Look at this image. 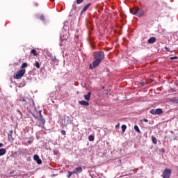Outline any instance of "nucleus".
<instances>
[{
    "instance_id": "f257e3e1",
    "label": "nucleus",
    "mask_w": 178,
    "mask_h": 178,
    "mask_svg": "<svg viewBox=\"0 0 178 178\" xmlns=\"http://www.w3.org/2000/svg\"><path fill=\"white\" fill-rule=\"evenodd\" d=\"M93 58L95 60L89 65V67L91 70L95 69V67L99 66L101 62L105 59V54L104 51H95L93 53Z\"/></svg>"
},
{
    "instance_id": "f03ea898",
    "label": "nucleus",
    "mask_w": 178,
    "mask_h": 178,
    "mask_svg": "<svg viewBox=\"0 0 178 178\" xmlns=\"http://www.w3.org/2000/svg\"><path fill=\"white\" fill-rule=\"evenodd\" d=\"M130 13L135 15V16H138V17H141V16L144 15V9L135 7L130 9Z\"/></svg>"
},
{
    "instance_id": "7ed1b4c3",
    "label": "nucleus",
    "mask_w": 178,
    "mask_h": 178,
    "mask_svg": "<svg viewBox=\"0 0 178 178\" xmlns=\"http://www.w3.org/2000/svg\"><path fill=\"white\" fill-rule=\"evenodd\" d=\"M38 114L40 115V118L38 120V125L39 127H44V124H45V119H44V118H42V114H41V111H40L38 112Z\"/></svg>"
},
{
    "instance_id": "20e7f679",
    "label": "nucleus",
    "mask_w": 178,
    "mask_h": 178,
    "mask_svg": "<svg viewBox=\"0 0 178 178\" xmlns=\"http://www.w3.org/2000/svg\"><path fill=\"white\" fill-rule=\"evenodd\" d=\"M25 74H26V70L25 69L20 70L14 76V79H16V80H20V79H22V77H23V76H24Z\"/></svg>"
},
{
    "instance_id": "39448f33",
    "label": "nucleus",
    "mask_w": 178,
    "mask_h": 178,
    "mask_svg": "<svg viewBox=\"0 0 178 178\" xmlns=\"http://www.w3.org/2000/svg\"><path fill=\"white\" fill-rule=\"evenodd\" d=\"M170 175H172V170L166 168L163 172V178H170Z\"/></svg>"
},
{
    "instance_id": "423d86ee",
    "label": "nucleus",
    "mask_w": 178,
    "mask_h": 178,
    "mask_svg": "<svg viewBox=\"0 0 178 178\" xmlns=\"http://www.w3.org/2000/svg\"><path fill=\"white\" fill-rule=\"evenodd\" d=\"M83 172V168L81 166L76 167L74 170L73 173L74 175H78V173H81Z\"/></svg>"
},
{
    "instance_id": "0eeeda50",
    "label": "nucleus",
    "mask_w": 178,
    "mask_h": 178,
    "mask_svg": "<svg viewBox=\"0 0 178 178\" xmlns=\"http://www.w3.org/2000/svg\"><path fill=\"white\" fill-rule=\"evenodd\" d=\"M8 141H13L15 140V137H13V131L11 130L9 131L8 134Z\"/></svg>"
},
{
    "instance_id": "6e6552de",
    "label": "nucleus",
    "mask_w": 178,
    "mask_h": 178,
    "mask_svg": "<svg viewBox=\"0 0 178 178\" xmlns=\"http://www.w3.org/2000/svg\"><path fill=\"white\" fill-rule=\"evenodd\" d=\"M33 159L37 162L38 165H41V163H42V161L40 159V156L37 154L34 155Z\"/></svg>"
},
{
    "instance_id": "1a4fd4ad",
    "label": "nucleus",
    "mask_w": 178,
    "mask_h": 178,
    "mask_svg": "<svg viewBox=\"0 0 178 178\" xmlns=\"http://www.w3.org/2000/svg\"><path fill=\"white\" fill-rule=\"evenodd\" d=\"M90 6H91V3H88L87 5H86L83 10H81V15H83V13H84V12H86L87 10L88 9V8H90Z\"/></svg>"
},
{
    "instance_id": "9d476101",
    "label": "nucleus",
    "mask_w": 178,
    "mask_h": 178,
    "mask_svg": "<svg viewBox=\"0 0 178 178\" xmlns=\"http://www.w3.org/2000/svg\"><path fill=\"white\" fill-rule=\"evenodd\" d=\"M148 44H154L156 42V38L155 37H152L147 40Z\"/></svg>"
},
{
    "instance_id": "9b49d317",
    "label": "nucleus",
    "mask_w": 178,
    "mask_h": 178,
    "mask_svg": "<svg viewBox=\"0 0 178 178\" xmlns=\"http://www.w3.org/2000/svg\"><path fill=\"white\" fill-rule=\"evenodd\" d=\"M79 105H83V106H88V105H90V103H88V102H86L84 100L79 101Z\"/></svg>"
},
{
    "instance_id": "f8f14e48",
    "label": "nucleus",
    "mask_w": 178,
    "mask_h": 178,
    "mask_svg": "<svg viewBox=\"0 0 178 178\" xmlns=\"http://www.w3.org/2000/svg\"><path fill=\"white\" fill-rule=\"evenodd\" d=\"M84 98L86 101H90V99L91 98V92H88L87 95H85Z\"/></svg>"
},
{
    "instance_id": "ddd939ff",
    "label": "nucleus",
    "mask_w": 178,
    "mask_h": 178,
    "mask_svg": "<svg viewBox=\"0 0 178 178\" xmlns=\"http://www.w3.org/2000/svg\"><path fill=\"white\" fill-rule=\"evenodd\" d=\"M6 154V149L5 148H1L0 149V156H2Z\"/></svg>"
},
{
    "instance_id": "4468645a",
    "label": "nucleus",
    "mask_w": 178,
    "mask_h": 178,
    "mask_svg": "<svg viewBox=\"0 0 178 178\" xmlns=\"http://www.w3.org/2000/svg\"><path fill=\"white\" fill-rule=\"evenodd\" d=\"M163 113V111L161 108L156 109V115H162Z\"/></svg>"
},
{
    "instance_id": "2eb2a0df",
    "label": "nucleus",
    "mask_w": 178,
    "mask_h": 178,
    "mask_svg": "<svg viewBox=\"0 0 178 178\" xmlns=\"http://www.w3.org/2000/svg\"><path fill=\"white\" fill-rule=\"evenodd\" d=\"M152 141L154 144H158V140H156V138L154 136H152Z\"/></svg>"
},
{
    "instance_id": "dca6fc26",
    "label": "nucleus",
    "mask_w": 178,
    "mask_h": 178,
    "mask_svg": "<svg viewBox=\"0 0 178 178\" xmlns=\"http://www.w3.org/2000/svg\"><path fill=\"white\" fill-rule=\"evenodd\" d=\"M170 102H174L175 104H178V99L176 97L171 98L170 99Z\"/></svg>"
},
{
    "instance_id": "f3484780",
    "label": "nucleus",
    "mask_w": 178,
    "mask_h": 178,
    "mask_svg": "<svg viewBox=\"0 0 178 178\" xmlns=\"http://www.w3.org/2000/svg\"><path fill=\"white\" fill-rule=\"evenodd\" d=\"M134 130L136 131V133H138L139 134L141 133V131H140V129L138 128V126H137V125L134 126Z\"/></svg>"
},
{
    "instance_id": "a211bd4d",
    "label": "nucleus",
    "mask_w": 178,
    "mask_h": 178,
    "mask_svg": "<svg viewBox=\"0 0 178 178\" xmlns=\"http://www.w3.org/2000/svg\"><path fill=\"white\" fill-rule=\"evenodd\" d=\"M34 66L37 68V69H40V67H41V65H40V63L38 61H35Z\"/></svg>"
},
{
    "instance_id": "6ab92c4d",
    "label": "nucleus",
    "mask_w": 178,
    "mask_h": 178,
    "mask_svg": "<svg viewBox=\"0 0 178 178\" xmlns=\"http://www.w3.org/2000/svg\"><path fill=\"white\" fill-rule=\"evenodd\" d=\"M122 133H124L126 131V129H127V127L125 124L122 125L121 127Z\"/></svg>"
},
{
    "instance_id": "aec40b11",
    "label": "nucleus",
    "mask_w": 178,
    "mask_h": 178,
    "mask_svg": "<svg viewBox=\"0 0 178 178\" xmlns=\"http://www.w3.org/2000/svg\"><path fill=\"white\" fill-rule=\"evenodd\" d=\"M27 66H28L27 63H24L22 64L20 68H21L22 70H23V69H24V67H27Z\"/></svg>"
},
{
    "instance_id": "412c9836",
    "label": "nucleus",
    "mask_w": 178,
    "mask_h": 178,
    "mask_svg": "<svg viewBox=\"0 0 178 178\" xmlns=\"http://www.w3.org/2000/svg\"><path fill=\"white\" fill-rule=\"evenodd\" d=\"M72 175H74V172H73V171H68V175L67 176V177H72Z\"/></svg>"
},
{
    "instance_id": "4be33fe9",
    "label": "nucleus",
    "mask_w": 178,
    "mask_h": 178,
    "mask_svg": "<svg viewBox=\"0 0 178 178\" xmlns=\"http://www.w3.org/2000/svg\"><path fill=\"white\" fill-rule=\"evenodd\" d=\"M31 52V54H33L34 55V56H37V55H38L37 50L32 49Z\"/></svg>"
},
{
    "instance_id": "5701e85b",
    "label": "nucleus",
    "mask_w": 178,
    "mask_h": 178,
    "mask_svg": "<svg viewBox=\"0 0 178 178\" xmlns=\"http://www.w3.org/2000/svg\"><path fill=\"white\" fill-rule=\"evenodd\" d=\"M20 101H22V102L24 103V105H27V100L24 99V97H22Z\"/></svg>"
},
{
    "instance_id": "b1692460",
    "label": "nucleus",
    "mask_w": 178,
    "mask_h": 178,
    "mask_svg": "<svg viewBox=\"0 0 178 178\" xmlns=\"http://www.w3.org/2000/svg\"><path fill=\"white\" fill-rule=\"evenodd\" d=\"M150 113H151L152 115H156V109H152V110L150 111Z\"/></svg>"
},
{
    "instance_id": "393cba45",
    "label": "nucleus",
    "mask_w": 178,
    "mask_h": 178,
    "mask_svg": "<svg viewBox=\"0 0 178 178\" xmlns=\"http://www.w3.org/2000/svg\"><path fill=\"white\" fill-rule=\"evenodd\" d=\"M88 140L89 141H94V136L92 135L89 136Z\"/></svg>"
},
{
    "instance_id": "a878e982",
    "label": "nucleus",
    "mask_w": 178,
    "mask_h": 178,
    "mask_svg": "<svg viewBox=\"0 0 178 178\" xmlns=\"http://www.w3.org/2000/svg\"><path fill=\"white\" fill-rule=\"evenodd\" d=\"M170 59L171 60H175V59H178V57L177 56H173V57H170Z\"/></svg>"
},
{
    "instance_id": "bb28decb",
    "label": "nucleus",
    "mask_w": 178,
    "mask_h": 178,
    "mask_svg": "<svg viewBox=\"0 0 178 178\" xmlns=\"http://www.w3.org/2000/svg\"><path fill=\"white\" fill-rule=\"evenodd\" d=\"M83 1H84V0H76V3L78 5H80V3H81L83 2Z\"/></svg>"
},
{
    "instance_id": "cd10ccee",
    "label": "nucleus",
    "mask_w": 178,
    "mask_h": 178,
    "mask_svg": "<svg viewBox=\"0 0 178 178\" xmlns=\"http://www.w3.org/2000/svg\"><path fill=\"white\" fill-rule=\"evenodd\" d=\"M61 134H63V136H66V131L62 130L61 131Z\"/></svg>"
},
{
    "instance_id": "c85d7f7f",
    "label": "nucleus",
    "mask_w": 178,
    "mask_h": 178,
    "mask_svg": "<svg viewBox=\"0 0 178 178\" xmlns=\"http://www.w3.org/2000/svg\"><path fill=\"white\" fill-rule=\"evenodd\" d=\"M51 62H55V60H56V57L54 56V57L51 58Z\"/></svg>"
},
{
    "instance_id": "c756f323",
    "label": "nucleus",
    "mask_w": 178,
    "mask_h": 178,
    "mask_svg": "<svg viewBox=\"0 0 178 178\" xmlns=\"http://www.w3.org/2000/svg\"><path fill=\"white\" fill-rule=\"evenodd\" d=\"M164 48L166 49V51H168V52H170V49L169 47H165Z\"/></svg>"
},
{
    "instance_id": "7c9ffc66",
    "label": "nucleus",
    "mask_w": 178,
    "mask_h": 178,
    "mask_svg": "<svg viewBox=\"0 0 178 178\" xmlns=\"http://www.w3.org/2000/svg\"><path fill=\"white\" fill-rule=\"evenodd\" d=\"M40 20H44V15L40 16Z\"/></svg>"
},
{
    "instance_id": "2f4dec72",
    "label": "nucleus",
    "mask_w": 178,
    "mask_h": 178,
    "mask_svg": "<svg viewBox=\"0 0 178 178\" xmlns=\"http://www.w3.org/2000/svg\"><path fill=\"white\" fill-rule=\"evenodd\" d=\"M143 122H145V123H148V120H147L146 118H144Z\"/></svg>"
},
{
    "instance_id": "473e14b6",
    "label": "nucleus",
    "mask_w": 178,
    "mask_h": 178,
    "mask_svg": "<svg viewBox=\"0 0 178 178\" xmlns=\"http://www.w3.org/2000/svg\"><path fill=\"white\" fill-rule=\"evenodd\" d=\"M119 126H120V124H118L117 125H115V129H118Z\"/></svg>"
},
{
    "instance_id": "72a5a7b5",
    "label": "nucleus",
    "mask_w": 178,
    "mask_h": 178,
    "mask_svg": "<svg viewBox=\"0 0 178 178\" xmlns=\"http://www.w3.org/2000/svg\"><path fill=\"white\" fill-rule=\"evenodd\" d=\"M140 84H141L142 86H145L147 83H146L145 82H142Z\"/></svg>"
},
{
    "instance_id": "f704fd0d",
    "label": "nucleus",
    "mask_w": 178,
    "mask_h": 178,
    "mask_svg": "<svg viewBox=\"0 0 178 178\" xmlns=\"http://www.w3.org/2000/svg\"><path fill=\"white\" fill-rule=\"evenodd\" d=\"M17 112L19 115H22V111H20V110H18Z\"/></svg>"
},
{
    "instance_id": "c9c22d12",
    "label": "nucleus",
    "mask_w": 178,
    "mask_h": 178,
    "mask_svg": "<svg viewBox=\"0 0 178 178\" xmlns=\"http://www.w3.org/2000/svg\"><path fill=\"white\" fill-rule=\"evenodd\" d=\"M3 147V143H0V148Z\"/></svg>"
},
{
    "instance_id": "e433bc0d",
    "label": "nucleus",
    "mask_w": 178,
    "mask_h": 178,
    "mask_svg": "<svg viewBox=\"0 0 178 178\" xmlns=\"http://www.w3.org/2000/svg\"><path fill=\"white\" fill-rule=\"evenodd\" d=\"M74 9L76 10V9H77V8L76 7H74Z\"/></svg>"
},
{
    "instance_id": "4c0bfd02",
    "label": "nucleus",
    "mask_w": 178,
    "mask_h": 178,
    "mask_svg": "<svg viewBox=\"0 0 178 178\" xmlns=\"http://www.w3.org/2000/svg\"><path fill=\"white\" fill-rule=\"evenodd\" d=\"M54 154H56V153H55V152H54Z\"/></svg>"
},
{
    "instance_id": "58836bf2",
    "label": "nucleus",
    "mask_w": 178,
    "mask_h": 178,
    "mask_svg": "<svg viewBox=\"0 0 178 178\" xmlns=\"http://www.w3.org/2000/svg\"><path fill=\"white\" fill-rule=\"evenodd\" d=\"M54 154H56V153H55V152H54Z\"/></svg>"
}]
</instances>
